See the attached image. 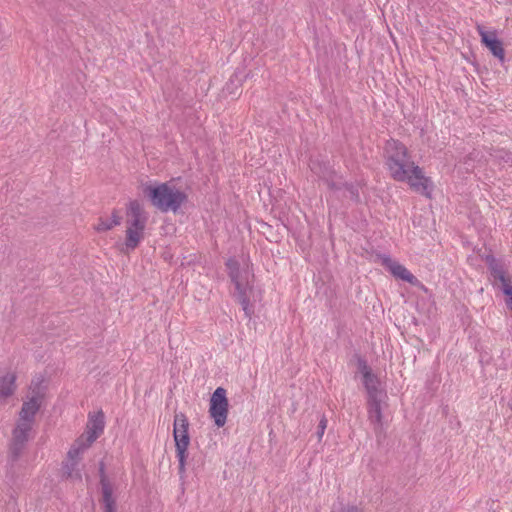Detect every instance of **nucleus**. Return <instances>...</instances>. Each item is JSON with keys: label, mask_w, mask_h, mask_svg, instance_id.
I'll return each instance as SVG.
<instances>
[{"label": "nucleus", "mask_w": 512, "mask_h": 512, "mask_svg": "<svg viewBox=\"0 0 512 512\" xmlns=\"http://www.w3.org/2000/svg\"><path fill=\"white\" fill-rule=\"evenodd\" d=\"M43 378L33 379L29 387V396L22 404L17 421L33 426L35 416L39 411L45 397Z\"/></svg>", "instance_id": "423d86ee"}, {"label": "nucleus", "mask_w": 512, "mask_h": 512, "mask_svg": "<svg viewBox=\"0 0 512 512\" xmlns=\"http://www.w3.org/2000/svg\"><path fill=\"white\" fill-rule=\"evenodd\" d=\"M390 274L397 280L403 281L410 285H417L418 279L410 272V270L403 264L396 260H389L386 262Z\"/></svg>", "instance_id": "4468645a"}, {"label": "nucleus", "mask_w": 512, "mask_h": 512, "mask_svg": "<svg viewBox=\"0 0 512 512\" xmlns=\"http://www.w3.org/2000/svg\"><path fill=\"white\" fill-rule=\"evenodd\" d=\"M99 476L103 512H116V499L113 496V485L105 474V466L103 462L100 463Z\"/></svg>", "instance_id": "9d476101"}, {"label": "nucleus", "mask_w": 512, "mask_h": 512, "mask_svg": "<svg viewBox=\"0 0 512 512\" xmlns=\"http://www.w3.org/2000/svg\"><path fill=\"white\" fill-rule=\"evenodd\" d=\"M358 371L362 375V383L366 391V408L370 425L380 439L383 431L382 403L384 390L382 382L372 368L361 358L358 359Z\"/></svg>", "instance_id": "f03ea898"}, {"label": "nucleus", "mask_w": 512, "mask_h": 512, "mask_svg": "<svg viewBox=\"0 0 512 512\" xmlns=\"http://www.w3.org/2000/svg\"><path fill=\"white\" fill-rule=\"evenodd\" d=\"M122 218L118 215L116 210L113 211L111 219H105L99 217L97 223L94 225V229L97 232H105L111 230L113 227L121 224Z\"/></svg>", "instance_id": "a211bd4d"}, {"label": "nucleus", "mask_w": 512, "mask_h": 512, "mask_svg": "<svg viewBox=\"0 0 512 512\" xmlns=\"http://www.w3.org/2000/svg\"><path fill=\"white\" fill-rule=\"evenodd\" d=\"M341 512H362V510L355 506H347L342 508Z\"/></svg>", "instance_id": "4be33fe9"}, {"label": "nucleus", "mask_w": 512, "mask_h": 512, "mask_svg": "<svg viewBox=\"0 0 512 512\" xmlns=\"http://www.w3.org/2000/svg\"><path fill=\"white\" fill-rule=\"evenodd\" d=\"M16 374L8 372L0 376V403H6L7 399L11 397L16 391Z\"/></svg>", "instance_id": "2eb2a0df"}, {"label": "nucleus", "mask_w": 512, "mask_h": 512, "mask_svg": "<svg viewBox=\"0 0 512 512\" xmlns=\"http://www.w3.org/2000/svg\"><path fill=\"white\" fill-rule=\"evenodd\" d=\"M498 285L503 289V291L507 294L508 298L506 300V304L508 308L512 311V286L510 284V279L503 273L499 274L496 277Z\"/></svg>", "instance_id": "aec40b11"}, {"label": "nucleus", "mask_w": 512, "mask_h": 512, "mask_svg": "<svg viewBox=\"0 0 512 512\" xmlns=\"http://www.w3.org/2000/svg\"><path fill=\"white\" fill-rule=\"evenodd\" d=\"M226 266L229 271V277L235 286V297L241 304L245 315L250 316L252 313L250 302L255 300L254 274L247 263L241 266L234 258H230L226 262Z\"/></svg>", "instance_id": "7ed1b4c3"}, {"label": "nucleus", "mask_w": 512, "mask_h": 512, "mask_svg": "<svg viewBox=\"0 0 512 512\" xmlns=\"http://www.w3.org/2000/svg\"><path fill=\"white\" fill-rule=\"evenodd\" d=\"M144 230L142 228L126 229L125 246L127 250H134L144 238Z\"/></svg>", "instance_id": "f3484780"}, {"label": "nucleus", "mask_w": 512, "mask_h": 512, "mask_svg": "<svg viewBox=\"0 0 512 512\" xmlns=\"http://www.w3.org/2000/svg\"><path fill=\"white\" fill-rule=\"evenodd\" d=\"M386 171L392 179L405 183L416 194L430 198L434 193L435 184L431 177L398 140L391 139L386 143Z\"/></svg>", "instance_id": "f257e3e1"}, {"label": "nucleus", "mask_w": 512, "mask_h": 512, "mask_svg": "<svg viewBox=\"0 0 512 512\" xmlns=\"http://www.w3.org/2000/svg\"><path fill=\"white\" fill-rule=\"evenodd\" d=\"M229 402L226 389L218 387L210 398L209 415L218 428L226 424Z\"/></svg>", "instance_id": "6e6552de"}, {"label": "nucleus", "mask_w": 512, "mask_h": 512, "mask_svg": "<svg viewBox=\"0 0 512 512\" xmlns=\"http://www.w3.org/2000/svg\"><path fill=\"white\" fill-rule=\"evenodd\" d=\"M144 195L149 199L152 206L161 212H177L187 196L181 190L168 183L146 185L143 188Z\"/></svg>", "instance_id": "20e7f679"}, {"label": "nucleus", "mask_w": 512, "mask_h": 512, "mask_svg": "<svg viewBox=\"0 0 512 512\" xmlns=\"http://www.w3.org/2000/svg\"><path fill=\"white\" fill-rule=\"evenodd\" d=\"M127 216L128 228L145 229L148 217L139 201L132 200L129 202Z\"/></svg>", "instance_id": "f8f14e48"}, {"label": "nucleus", "mask_w": 512, "mask_h": 512, "mask_svg": "<svg viewBox=\"0 0 512 512\" xmlns=\"http://www.w3.org/2000/svg\"><path fill=\"white\" fill-rule=\"evenodd\" d=\"M326 427H327V419L325 418V416H322L319 421L318 427H317V436H318L319 440L322 438Z\"/></svg>", "instance_id": "412c9836"}, {"label": "nucleus", "mask_w": 512, "mask_h": 512, "mask_svg": "<svg viewBox=\"0 0 512 512\" xmlns=\"http://www.w3.org/2000/svg\"><path fill=\"white\" fill-rule=\"evenodd\" d=\"M92 443L85 439V435H81L71 446L68 451L67 458L71 460L80 461L81 455L86 451Z\"/></svg>", "instance_id": "dca6fc26"}, {"label": "nucleus", "mask_w": 512, "mask_h": 512, "mask_svg": "<svg viewBox=\"0 0 512 512\" xmlns=\"http://www.w3.org/2000/svg\"><path fill=\"white\" fill-rule=\"evenodd\" d=\"M481 42L490 51V53L500 62H504L506 58L505 43L497 33L492 31H481Z\"/></svg>", "instance_id": "9b49d317"}, {"label": "nucleus", "mask_w": 512, "mask_h": 512, "mask_svg": "<svg viewBox=\"0 0 512 512\" xmlns=\"http://www.w3.org/2000/svg\"><path fill=\"white\" fill-rule=\"evenodd\" d=\"M31 425L17 421L12 431V437L8 445V460L11 464L17 462L22 456L30 439Z\"/></svg>", "instance_id": "0eeeda50"}, {"label": "nucleus", "mask_w": 512, "mask_h": 512, "mask_svg": "<svg viewBox=\"0 0 512 512\" xmlns=\"http://www.w3.org/2000/svg\"><path fill=\"white\" fill-rule=\"evenodd\" d=\"M78 465L79 461L67 459V461L63 464L62 467L63 475L67 479L81 481L82 476Z\"/></svg>", "instance_id": "6ab92c4d"}, {"label": "nucleus", "mask_w": 512, "mask_h": 512, "mask_svg": "<svg viewBox=\"0 0 512 512\" xmlns=\"http://www.w3.org/2000/svg\"><path fill=\"white\" fill-rule=\"evenodd\" d=\"M310 168L314 174L327 183L330 189L339 190L342 187L348 188V185L341 181V178L336 175L328 164L319 161H311Z\"/></svg>", "instance_id": "1a4fd4ad"}, {"label": "nucleus", "mask_w": 512, "mask_h": 512, "mask_svg": "<svg viewBox=\"0 0 512 512\" xmlns=\"http://www.w3.org/2000/svg\"><path fill=\"white\" fill-rule=\"evenodd\" d=\"M189 422L186 415L182 412L176 413L173 423V437L175 441L176 456L178 458V470L181 477L186 471V459L188 456V446L190 437L188 434Z\"/></svg>", "instance_id": "39448f33"}, {"label": "nucleus", "mask_w": 512, "mask_h": 512, "mask_svg": "<svg viewBox=\"0 0 512 512\" xmlns=\"http://www.w3.org/2000/svg\"><path fill=\"white\" fill-rule=\"evenodd\" d=\"M104 425V413L102 411L90 414L86 431L82 435H85V439L93 443L103 433Z\"/></svg>", "instance_id": "ddd939ff"}]
</instances>
